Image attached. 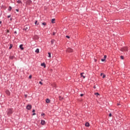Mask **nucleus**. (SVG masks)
Instances as JSON below:
<instances>
[{"mask_svg":"<svg viewBox=\"0 0 130 130\" xmlns=\"http://www.w3.org/2000/svg\"><path fill=\"white\" fill-rule=\"evenodd\" d=\"M13 113L12 109H9L7 111V113L8 115H10Z\"/></svg>","mask_w":130,"mask_h":130,"instance_id":"nucleus-1","label":"nucleus"},{"mask_svg":"<svg viewBox=\"0 0 130 130\" xmlns=\"http://www.w3.org/2000/svg\"><path fill=\"white\" fill-rule=\"evenodd\" d=\"M30 29V27L29 26V25H25L24 27V29L25 30V31H28Z\"/></svg>","mask_w":130,"mask_h":130,"instance_id":"nucleus-2","label":"nucleus"},{"mask_svg":"<svg viewBox=\"0 0 130 130\" xmlns=\"http://www.w3.org/2000/svg\"><path fill=\"white\" fill-rule=\"evenodd\" d=\"M26 3L28 5H30L32 3V2L31 0H27Z\"/></svg>","mask_w":130,"mask_h":130,"instance_id":"nucleus-3","label":"nucleus"},{"mask_svg":"<svg viewBox=\"0 0 130 130\" xmlns=\"http://www.w3.org/2000/svg\"><path fill=\"white\" fill-rule=\"evenodd\" d=\"M31 105H27V107H26V109L28 110H30L31 109Z\"/></svg>","mask_w":130,"mask_h":130,"instance_id":"nucleus-4","label":"nucleus"},{"mask_svg":"<svg viewBox=\"0 0 130 130\" xmlns=\"http://www.w3.org/2000/svg\"><path fill=\"white\" fill-rule=\"evenodd\" d=\"M68 52H72L73 51V50L71 49V48H69L67 50Z\"/></svg>","mask_w":130,"mask_h":130,"instance_id":"nucleus-5","label":"nucleus"},{"mask_svg":"<svg viewBox=\"0 0 130 130\" xmlns=\"http://www.w3.org/2000/svg\"><path fill=\"white\" fill-rule=\"evenodd\" d=\"M6 93L7 95H10V91H9L8 90H7L6 91Z\"/></svg>","mask_w":130,"mask_h":130,"instance_id":"nucleus-6","label":"nucleus"},{"mask_svg":"<svg viewBox=\"0 0 130 130\" xmlns=\"http://www.w3.org/2000/svg\"><path fill=\"white\" fill-rule=\"evenodd\" d=\"M19 48H20L22 50H23V49H24V48H23V45H20Z\"/></svg>","mask_w":130,"mask_h":130,"instance_id":"nucleus-7","label":"nucleus"},{"mask_svg":"<svg viewBox=\"0 0 130 130\" xmlns=\"http://www.w3.org/2000/svg\"><path fill=\"white\" fill-rule=\"evenodd\" d=\"M123 50H124V51H128V49H127V47H125L123 48Z\"/></svg>","mask_w":130,"mask_h":130,"instance_id":"nucleus-8","label":"nucleus"},{"mask_svg":"<svg viewBox=\"0 0 130 130\" xmlns=\"http://www.w3.org/2000/svg\"><path fill=\"white\" fill-rule=\"evenodd\" d=\"M101 76L103 77V78H105L106 77V75L103 73L101 74Z\"/></svg>","mask_w":130,"mask_h":130,"instance_id":"nucleus-9","label":"nucleus"},{"mask_svg":"<svg viewBox=\"0 0 130 130\" xmlns=\"http://www.w3.org/2000/svg\"><path fill=\"white\" fill-rule=\"evenodd\" d=\"M41 123L42 125H44L45 124V121L44 120H42Z\"/></svg>","mask_w":130,"mask_h":130,"instance_id":"nucleus-10","label":"nucleus"},{"mask_svg":"<svg viewBox=\"0 0 130 130\" xmlns=\"http://www.w3.org/2000/svg\"><path fill=\"white\" fill-rule=\"evenodd\" d=\"M83 74H84V73H81V77H83V78L85 79V76H83Z\"/></svg>","mask_w":130,"mask_h":130,"instance_id":"nucleus-11","label":"nucleus"},{"mask_svg":"<svg viewBox=\"0 0 130 130\" xmlns=\"http://www.w3.org/2000/svg\"><path fill=\"white\" fill-rule=\"evenodd\" d=\"M46 102L48 104L50 102V101L49 100V99H47L46 100Z\"/></svg>","mask_w":130,"mask_h":130,"instance_id":"nucleus-12","label":"nucleus"},{"mask_svg":"<svg viewBox=\"0 0 130 130\" xmlns=\"http://www.w3.org/2000/svg\"><path fill=\"white\" fill-rule=\"evenodd\" d=\"M55 18H53V19H52V23H55Z\"/></svg>","mask_w":130,"mask_h":130,"instance_id":"nucleus-13","label":"nucleus"},{"mask_svg":"<svg viewBox=\"0 0 130 130\" xmlns=\"http://www.w3.org/2000/svg\"><path fill=\"white\" fill-rule=\"evenodd\" d=\"M35 52H36L37 53H39V49H36Z\"/></svg>","mask_w":130,"mask_h":130,"instance_id":"nucleus-14","label":"nucleus"},{"mask_svg":"<svg viewBox=\"0 0 130 130\" xmlns=\"http://www.w3.org/2000/svg\"><path fill=\"white\" fill-rule=\"evenodd\" d=\"M89 125H89V123L88 122L86 123V124H85L86 126L88 127V126H89Z\"/></svg>","mask_w":130,"mask_h":130,"instance_id":"nucleus-15","label":"nucleus"},{"mask_svg":"<svg viewBox=\"0 0 130 130\" xmlns=\"http://www.w3.org/2000/svg\"><path fill=\"white\" fill-rule=\"evenodd\" d=\"M13 47V45L12 44H10V48H9V49H11Z\"/></svg>","mask_w":130,"mask_h":130,"instance_id":"nucleus-16","label":"nucleus"},{"mask_svg":"<svg viewBox=\"0 0 130 130\" xmlns=\"http://www.w3.org/2000/svg\"><path fill=\"white\" fill-rule=\"evenodd\" d=\"M55 42V40H52L51 41V44H53L54 43V42Z\"/></svg>","mask_w":130,"mask_h":130,"instance_id":"nucleus-17","label":"nucleus"},{"mask_svg":"<svg viewBox=\"0 0 130 130\" xmlns=\"http://www.w3.org/2000/svg\"><path fill=\"white\" fill-rule=\"evenodd\" d=\"M14 58V56H10V59H13Z\"/></svg>","mask_w":130,"mask_h":130,"instance_id":"nucleus-18","label":"nucleus"},{"mask_svg":"<svg viewBox=\"0 0 130 130\" xmlns=\"http://www.w3.org/2000/svg\"><path fill=\"white\" fill-rule=\"evenodd\" d=\"M17 3H18V4H22V3L21 1H20V0H18V1H17Z\"/></svg>","mask_w":130,"mask_h":130,"instance_id":"nucleus-19","label":"nucleus"},{"mask_svg":"<svg viewBox=\"0 0 130 130\" xmlns=\"http://www.w3.org/2000/svg\"><path fill=\"white\" fill-rule=\"evenodd\" d=\"M41 66H42V67H44V68H46V64H45V63H42V64H41Z\"/></svg>","mask_w":130,"mask_h":130,"instance_id":"nucleus-20","label":"nucleus"},{"mask_svg":"<svg viewBox=\"0 0 130 130\" xmlns=\"http://www.w3.org/2000/svg\"><path fill=\"white\" fill-rule=\"evenodd\" d=\"M11 9H12V7L10 6L9 9H8V10L10 11H11Z\"/></svg>","mask_w":130,"mask_h":130,"instance_id":"nucleus-21","label":"nucleus"},{"mask_svg":"<svg viewBox=\"0 0 130 130\" xmlns=\"http://www.w3.org/2000/svg\"><path fill=\"white\" fill-rule=\"evenodd\" d=\"M48 55H49L48 57L51 58V53H48Z\"/></svg>","mask_w":130,"mask_h":130,"instance_id":"nucleus-22","label":"nucleus"},{"mask_svg":"<svg viewBox=\"0 0 130 130\" xmlns=\"http://www.w3.org/2000/svg\"><path fill=\"white\" fill-rule=\"evenodd\" d=\"M94 95H95L96 96H99V95H100V94L99 93H94Z\"/></svg>","mask_w":130,"mask_h":130,"instance_id":"nucleus-23","label":"nucleus"},{"mask_svg":"<svg viewBox=\"0 0 130 130\" xmlns=\"http://www.w3.org/2000/svg\"><path fill=\"white\" fill-rule=\"evenodd\" d=\"M101 60H102V61L104 62L106 60V59L105 58H104V59H102Z\"/></svg>","mask_w":130,"mask_h":130,"instance_id":"nucleus-24","label":"nucleus"},{"mask_svg":"<svg viewBox=\"0 0 130 130\" xmlns=\"http://www.w3.org/2000/svg\"><path fill=\"white\" fill-rule=\"evenodd\" d=\"M38 23V21H37V20H36V21H35V24L36 25H37H37H39V23Z\"/></svg>","mask_w":130,"mask_h":130,"instance_id":"nucleus-25","label":"nucleus"},{"mask_svg":"<svg viewBox=\"0 0 130 130\" xmlns=\"http://www.w3.org/2000/svg\"><path fill=\"white\" fill-rule=\"evenodd\" d=\"M42 25H46V22H43Z\"/></svg>","mask_w":130,"mask_h":130,"instance_id":"nucleus-26","label":"nucleus"},{"mask_svg":"<svg viewBox=\"0 0 130 130\" xmlns=\"http://www.w3.org/2000/svg\"><path fill=\"white\" fill-rule=\"evenodd\" d=\"M106 57H107L106 55H105V56H104V58H105V59H106Z\"/></svg>","mask_w":130,"mask_h":130,"instance_id":"nucleus-27","label":"nucleus"},{"mask_svg":"<svg viewBox=\"0 0 130 130\" xmlns=\"http://www.w3.org/2000/svg\"><path fill=\"white\" fill-rule=\"evenodd\" d=\"M121 59H124L123 56H121Z\"/></svg>","mask_w":130,"mask_h":130,"instance_id":"nucleus-28","label":"nucleus"},{"mask_svg":"<svg viewBox=\"0 0 130 130\" xmlns=\"http://www.w3.org/2000/svg\"><path fill=\"white\" fill-rule=\"evenodd\" d=\"M66 38L69 39V38H70V37H69V36H66Z\"/></svg>","mask_w":130,"mask_h":130,"instance_id":"nucleus-29","label":"nucleus"},{"mask_svg":"<svg viewBox=\"0 0 130 130\" xmlns=\"http://www.w3.org/2000/svg\"><path fill=\"white\" fill-rule=\"evenodd\" d=\"M45 115V113H42V114H41L42 116H44Z\"/></svg>","mask_w":130,"mask_h":130,"instance_id":"nucleus-30","label":"nucleus"},{"mask_svg":"<svg viewBox=\"0 0 130 130\" xmlns=\"http://www.w3.org/2000/svg\"><path fill=\"white\" fill-rule=\"evenodd\" d=\"M112 116L111 113H110V114H109V116L111 117Z\"/></svg>","mask_w":130,"mask_h":130,"instance_id":"nucleus-31","label":"nucleus"},{"mask_svg":"<svg viewBox=\"0 0 130 130\" xmlns=\"http://www.w3.org/2000/svg\"><path fill=\"white\" fill-rule=\"evenodd\" d=\"M11 17V15H8V18H10Z\"/></svg>","mask_w":130,"mask_h":130,"instance_id":"nucleus-32","label":"nucleus"},{"mask_svg":"<svg viewBox=\"0 0 130 130\" xmlns=\"http://www.w3.org/2000/svg\"><path fill=\"white\" fill-rule=\"evenodd\" d=\"M31 78H32V76L31 75H30L29 77V78L31 79Z\"/></svg>","mask_w":130,"mask_h":130,"instance_id":"nucleus-33","label":"nucleus"},{"mask_svg":"<svg viewBox=\"0 0 130 130\" xmlns=\"http://www.w3.org/2000/svg\"><path fill=\"white\" fill-rule=\"evenodd\" d=\"M24 96H25V98H26L27 96V94H25Z\"/></svg>","mask_w":130,"mask_h":130,"instance_id":"nucleus-34","label":"nucleus"},{"mask_svg":"<svg viewBox=\"0 0 130 130\" xmlns=\"http://www.w3.org/2000/svg\"><path fill=\"white\" fill-rule=\"evenodd\" d=\"M55 34H56V32H54L53 34V36H55Z\"/></svg>","mask_w":130,"mask_h":130,"instance_id":"nucleus-35","label":"nucleus"},{"mask_svg":"<svg viewBox=\"0 0 130 130\" xmlns=\"http://www.w3.org/2000/svg\"><path fill=\"white\" fill-rule=\"evenodd\" d=\"M39 83H40V84H41V85L43 84V83H42V82H40Z\"/></svg>","mask_w":130,"mask_h":130,"instance_id":"nucleus-36","label":"nucleus"},{"mask_svg":"<svg viewBox=\"0 0 130 130\" xmlns=\"http://www.w3.org/2000/svg\"><path fill=\"white\" fill-rule=\"evenodd\" d=\"M83 95H84L83 94H81V95H80L81 96H83Z\"/></svg>","mask_w":130,"mask_h":130,"instance_id":"nucleus-37","label":"nucleus"},{"mask_svg":"<svg viewBox=\"0 0 130 130\" xmlns=\"http://www.w3.org/2000/svg\"><path fill=\"white\" fill-rule=\"evenodd\" d=\"M36 115V114L35 113H34L32 114V115Z\"/></svg>","mask_w":130,"mask_h":130,"instance_id":"nucleus-38","label":"nucleus"},{"mask_svg":"<svg viewBox=\"0 0 130 130\" xmlns=\"http://www.w3.org/2000/svg\"><path fill=\"white\" fill-rule=\"evenodd\" d=\"M16 11L17 12H19L18 9H16Z\"/></svg>","mask_w":130,"mask_h":130,"instance_id":"nucleus-39","label":"nucleus"},{"mask_svg":"<svg viewBox=\"0 0 130 130\" xmlns=\"http://www.w3.org/2000/svg\"><path fill=\"white\" fill-rule=\"evenodd\" d=\"M32 112H33V113L35 112V110H34L32 111Z\"/></svg>","mask_w":130,"mask_h":130,"instance_id":"nucleus-40","label":"nucleus"},{"mask_svg":"<svg viewBox=\"0 0 130 130\" xmlns=\"http://www.w3.org/2000/svg\"><path fill=\"white\" fill-rule=\"evenodd\" d=\"M2 24V21L0 20V25Z\"/></svg>","mask_w":130,"mask_h":130,"instance_id":"nucleus-41","label":"nucleus"},{"mask_svg":"<svg viewBox=\"0 0 130 130\" xmlns=\"http://www.w3.org/2000/svg\"><path fill=\"white\" fill-rule=\"evenodd\" d=\"M14 33L15 34H17V31H14Z\"/></svg>","mask_w":130,"mask_h":130,"instance_id":"nucleus-42","label":"nucleus"},{"mask_svg":"<svg viewBox=\"0 0 130 130\" xmlns=\"http://www.w3.org/2000/svg\"><path fill=\"white\" fill-rule=\"evenodd\" d=\"M94 61H95V62L96 61V59H94Z\"/></svg>","mask_w":130,"mask_h":130,"instance_id":"nucleus-43","label":"nucleus"},{"mask_svg":"<svg viewBox=\"0 0 130 130\" xmlns=\"http://www.w3.org/2000/svg\"><path fill=\"white\" fill-rule=\"evenodd\" d=\"M10 20L12 21V18H10Z\"/></svg>","mask_w":130,"mask_h":130,"instance_id":"nucleus-44","label":"nucleus"},{"mask_svg":"<svg viewBox=\"0 0 130 130\" xmlns=\"http://www.w3.org/2000/svg\"><path fill=\"white\" fill-rule=\"evenodd\" d=\"M7 32H9V30H7Z\"/></svg>","mask_w":130,"mask_h":130,"instance_id":"nucleus-45","label":"nucleus"}]
</instances>
